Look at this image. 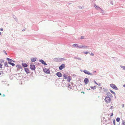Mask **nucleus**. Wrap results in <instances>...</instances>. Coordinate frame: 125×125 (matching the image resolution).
Segmentation results:
<instances>
[{
	"label": "nucleus",
	"instance_id": "nucleus-11",
	"mask_svg": "<svg viewBox=\"0 0 125 125\" xmlns=\"http://www.w3.org/2000/svg\"><path fill=\"white\" fill-rule=\"evenodd\" d=\"M71 77L70 76H68L67 78V81L69 82H70L71 80Z\"/></svg>",
	"mask_w": 125,
	"mask_h": 125
},
{
	"label": "nucleus",
	"instance_id": "nucleus-21",
	"mask_svg": "<svg viewBox=\"0 0 125 125\" xmlns=\"http://www.w3.org/2000/svg\"><path fill=\"white\" fill-rule=\"evenodd\" d=\"M4 65L6 66H7V67H8V63L7 62H5L4 63Z\"/></svg>",
	"mask_w": 125,
	"mask_h": 125
},
{
	"label": "nucleus",
	"instance_id": "nucleus-4",
	"mask_svg": "<svg viewBox=\"0 0 125 125\" xmlns=\"http://www.w3.org/2000/svg\"><path fill=\"white\" fill-rule=\"evenodd\" d=\"M30 68L32 70H34L35 69V66L34 65L31 64L30 65Z\"/></svg>",
	"mask_w": 125,
	"mask_h": 125
},
{
	"label": "nucleus",
	"instance_id": "nucleus-34",
	"mask_svg": "<svg viewBox=\"0 0 125 125\" xmlns=\"http://www.w3.org/2000/svg\"><path fill=\"white\" fill-rule=\"evenodd\" d=\"M4 52L6 55L7 54V53L5 51H4Z\"/></svg>",
	"mask_w": 125,
	"mask_h": 125
},
{
	"label": "nucleus",
	"instance_id": "nucleus-33",
	"mask_svg": "<svg viewBox=\"0 0 125 125\" xmlns=\"http://www.w3.org/2000/svg\"><path fill=\"white\" fill-rule=\"evenodd\" d=\"M84 38V37H83V36H82L81 37V39H83Z\"/></svg>",
	"mask_w": 125,
	"mask_h": 125
},
{
	"label": "nucleus",
	"instance_id": "nucleus-35",
	"mask_svg": "<svg viewBox=\"0 0 125 125\" xmlns=\"http://www.w3.org/2000/svg\"><path fill=\"white\" fill-rule=\"evenodd\" d=\"M113 113H112V114H111V115H110V116H112L113 115Z\"/></svg>",
	"mask_w": 125,
	"mask_h": 125
},
{
	"label": "nucleus",
	"instance_id": "nucleus-18",
	"mask_svg": "<svg viewBox=\"0 0 125 125\" xmlns=\"http://www.w3.org/2000/svg\"><path fill=\"white\" fill-rule=\"evenodd\" d=\"M96 86H94V87H92V86L91 87V89H96Z\"/></svg>",
	"mask_w": 125,
	"mask_h": 125
},
{
	"label": "nucleus",
	"instance_id": "nucleus-19",
	"mask_svg": "<svg viewBox=\"0 0 125 125\" xmlns=\"http://www.w3.org/2000/svg\"><path fill=\"white\" fill-rule=\"evenodd\" d=\"M120 120V119L119 118L117 117L116 119V121L117 122H119Z\"/></svg>",
	"mask_w": 125,
	"mask_h": 125
},
{
	"label": "nucleus",
	"instance_id": "nucleus-29",
	"mask_svg": "<svg viewBox=\"0 0 125 125\" xmlns=\"http://www.w3.org/2000/svg\"><path fill=\"white\" fill-rule=\"evenodd\" d=\"M90 55L91 56H94V54L93 53H91V54H90Z\"/></svg>",
	"mask_w": 125,
	"mask_h": 125
},
{
	"label": "nucleus",
	"instance_id": "nucleus-38",
	"mask_svg": "<svg viewBox=\"0 0 125 125\" xmlns=\"http://www.w3.org/2000/svg\"><path fill=\"white\" fill-rule=\"evenodd\" d=\"M0 35H1V32H0Z\"/></svg>",
	"mask_w": 125,
	"mask_h": 125
},
{
	"label": "nucleus",
	"instance_id": "nucleus-32",
	"mask_svg": "<svg viewBox=\"0 0 125 125\" xmlns=\"http://www.w3.org/2000/svg\"><path fill=\"white\" fill-rule=\"evenodd\" d=\"M3 29L2 28H1V29H0V31H3Z\"/></svg>",
	"mask_w": 125,
	"mask_h": 125
},
{
	"label": "nucleus",
	"instance_id": "nucleus-31",
	"mask_svg": "<svg viewBox=\"0 0 125 125\" xmlns=\"http://www.w3.org/2000/svg\"><path fill=\"white\" fill-rule=\"evenodd\" d=\"M94 83H95L96 84H97V83H96V82L95 81H94Z\"/></svg>",
	"mask_w": 125,
	"mask_h": 125
},
{
	"label": "nucleus",
	"instance_id": "nucleus-9",
	"mask_svg": "<svg viewBox=\"0 0 125 125\" xmlns=\"http://www.w3.org/2000/svg\"><path fill=\"white\" fill-rule=\"evenodd\" d=\"M94 7L96 9L98 10H102L100 7L97 6L96 4L94 5Z\"/></svg>",
	"mask_w": 125,
	"mask_h": 125
},
{
	"label": "nucleus",
	"instance_id": "nucleus-17",
	"mask_svg": "<svg viewBox=\"0 0 125 125\" xmlns=\"http://www.w3.org/2000/svg\"><path fill=\"white\" fill-rule=\"evenodd\" d=\"M73 46L75 47H78H78L79 46H78V45L76 44H74L73 45Z\"/></svg>",
	"mask_w": 125,
	"mask_h": 125
},
{
	"label": "nucleus",
	"instance_id": "nucleus-24",
	"mask_svg": "<svg viewBox=\"0 0 125 125\" xmlns=\"http://www.w3.org/2000/svg\"><path fill=\"white\" fill-rule=\"evenodd\" d=\"M113 122L114 125H115V120L114 119L113 120Z\"/></svg>",
	"mask_w": 125,
	"mask_h": 125
},
{
	"label": "nucleus",
	"instance_id": "nucleus-3",
	"mask_svg": "<svg viewBox=\"0 0 125 125\" xmlns=\"http://www.w3.org/2000/svg\"><path fill=\"white\" fill-rule=\"evenodd\" d=\"M110 86L113 89L115 90H117L118 89L116 86L114 84H111L110 85Z\"/></svg>",
	"mask_w": 125,
	"mask_h": 125
},
{
	"label": "nucleus",
	"instance_id": "nucleus-16",
	"mask_svg": "<svg viewBox=\"0 0 125 125\" xmlns=\"http://www.w3.org/2000/svg\"><path fill=\"white\" fill-rule=\"evenodd\" d=\"M22 65L24 67H27V64L25 63H22Z\"/></svg>",
	"mask_w": 125,
	"mask_h": 125
},
{
	"label": "nucleus",
	"instance_id": "nucleus-7",
	"mask_svg": "<svg viewBox=\"0 0 125 125\" xmlns=\"http://www.w3.org/2000/svg\"><path fill=\"white\" fill-rule=\"evenodd\" d=\"M84 82L85 83V84H88V83L89 82V80L87 78H85L84 80Z\"/></svg>",
	"mask_w": 125,
	"mask_h": 125
},
{
	"label": "nucleus",
	"instance_id": "nucleus-20",
	"mask_svg": "<svg viewBox=\"0 0 125 125\" xmlns=\"http://www.w3.org/2000/svg\"><path fill=\"white\" fill-rule=\"evenodd\" d=\"M63 77L64 78V79H67L68 77H67L65 74H64L63 75Z\"/></svg>",
	"mask_w": 125,
	"mask_h": 125
},
{
	"label": "nucleus",
	"instance_id": "nucleus-1",
	"mask_svg": "<svg viewBox=\"0 0 125 125\" xmlns=\"http://www.w3.org/2000/svg\"><path fill=\"white\" fill-rule=\"evenodd\" d=\"M105 102L107 104L110 103L111 101V99L109 96H106L104 99Z\"/></svg>",
	"mask_w": 125,
	"mask_h": 125
},
{
	"label": "nucleus",
	"instance_id": "nucleus-39",
	"mask_svg": "<svg viewBox=\"0 0 125 125\" xmlns=\"http://www.w3.org/2000/svg\"><path fill=\"white\" fill-rule=\"evenodd\" d=\"M1 73H0V75H1Z\"/></svg>",
	"mask_w": 125,
	"mask_h": 125
},
{
	"label": "nucleus",
	"instance_id": "nucleus-25",
	"mask_svg": "<svg viewBox=\"0 0 125 125\" xmlns=\"http://www.w3.org/2000/svg\"><path fill=\"white\" fill-rule=\"evenodd\" d=\"M122 125H125V123L124 122H123L122 123Z\"/></svg>",
	"mask_w": 125,
	"mask_h": 125
},
{
	"label": "nucleus",
	"instance_id": "nucleus-6",
	"mask_svg": "<svg viewBox=\"0 0 125 125\" xmlns=\"http://www.w3.org/2000/svg\"><path fill=\"white\" fill-rule=\"evenodd\" d=\"M65 67V64H62V65L59 67V68L60 70H62Z\"/></svg>",
	"mask_w": 125,
	"mask_h": 125
},
{
	"label": "nucleus",
	"instance_id": "nucleus-15",
	"mask_svg": "<svg viewBox=\"0 0 125 125\" xmlns=\"http://www.w3.org/2000/svg\"><path fill=\"white\" fill-rule=\"evenodd\" d=\"M87 47L86 46H81L78 47V48H87Z\"/></svg>",
	"mask_w": 125,
	"mask_h": 125
},
{
	"label": "nucleus",
	"instance_id": "nucleus-36",
	"mask_svg": "<svg viewBox=\"0 0 125 125\" xmlns=\"http://www.w3.org/2000/svg\"><path fill=\"white\" fill-rule=\"evenodd\" d=\"M81 93H83L84 94V92H82Z\"/></svg>",
	"mask_w": 125,
	"mask_h": 125
},
{
	"label": "nucleus",
	"instance_id": "nucleus-23",
	"mask_svg": "<svg viewBox=\"0 0 125 125\" xmlns=\"http://www.w3.org/2000/svg\"><path fill=\"white\" fill-rule=\"evenodd\" d=\"M121 68H122L124 70H125V67L124 66H122Z\"/></svg>",
	"mask_w": 125,
	"mask_h": 125
},
{
	"label": "nucleus",
	"instance_id": "nucleus-37",
	"mask_svg": "<svg viewBox=\"0 0 125 125\" xmlns=\"http://www.w3.org/2000/svg\"><path fill=\"white\" fill-rule=\"evenodd\" d=\"M124 87H125V85H124Z\"/></svg>",
	"mask_w": 125,
	"mask_h": 125
},
{
	"label": "nucleus",
	"instance_id": "nucleus-27",
	"mask_svg": "<svg viewBox=\"0 0 125 125\" xmlns=\"http://www.w3.org/2000/svg\"><path fill=\"white\" fill-rule=\"evenodd\" d=\"M97 85L99 86H100L101 85V83H97Z\"/></svg>",
	"mask_w": 125,
	"mask_h": 125
},
{
	"label": "nucleus",
	"instance_id": "nucleus-28",
	"mask_svg": "<svg viewBox=\"0 0 125 125\" xmlns=\"http://www.w3.org/2000/svg\"><path fill=\"white\" fill-rule=\"evenodd\" d=\"M2 65L1 64H0V68L1 69L2 68Z\"/></svg>",
	"mask_w": 125,
	"mask_h": 125
},
{
	"label": "nucleus",
	"instance_id": "nucleus-10",
	"mask_svg": "<svg viewBox=\"0 0 125 125\" xmlns=\"http://www.w3.org/2000/svg\"><path fill=\"white\" fill-rule=\"evenodd\" d=\"M56 75H57L58 77H61L62 76L61 73L60 72H57L56 73Z\"/></svg>",
	"mask_w": 125,
	"mask_h": 125
},
{
	"label": "nucleus",
	"instance_id": "nucleus-30",
	"mask_svg": "<svg viewBox=\"0 0 125 125\" xmlns=\"http://www.w3.org/2000/svg\"><path fill=\"white\" fill-rule=\"evenodd\" d=\"M94 83H95L96 84H97V83H96V82L95 81H94Z\"/></svg>",
	"mask_w": 125,
	"mask_h": 125
},
{
	"label": "nucleus",
	"instance_id": "nucleus-8",
	"mask_svg": "<svg viewBox=\"0 0 125 125\" xmlns=\"http://www.w3.org/2000/svg\"><path fill=\"white\" fill-rule=\"evenodd\" d=\"M26 73L27 74H28L29 73H30V71L29 69L28 68H25L24 69Z\"/></svg>",
	"mask_w": 125,
	"mask_h": 125
},
{
	"label": "nucleus",
	"instance_id": "nucleus-12",
	"mask_svg": "<svg viewBox=\"0 0 125 125\" xmlns=\"http://www.w3.org/2000/svg\"><path fill=\"white\" fill-rule=\"evenodd\" d=\"M39 61L41 62L42 64H44L45 65H47L45 62L42 60H40Z\"/></svg>",
	"mask_w": 125,
	"mask_h": 125
},
{
	"label": "nucleus",
	"instance_id": "nucleus-13",
	"mask_svg": "<svg viewBox=\"0 0 125 125\" xmlns=\"http://www.w3.org/2000/svg\"><path fill=\"white\" fill-rule=\"evenodd\" d=\"M83 72L86 74H87L89 75H90L91 74V73L89 72L88 71L86 70H84L83 71Z\"/></svg>",
	"mask_w": 125,
	"mask_h": 125
},
{
	"label": "nucleus",
	"instance_id": "nucleus-14",
	"mask_svg": "<svg viewBox=\"0 0 125 125\" xmlns=\"http://www.w3.org/2000/svg\"><path fill=\"white\" fill-rule=\"evenodd\" d=\"M31 60L32 62H34L36 61V59L35 58H31Z\"/></svg>",
	"mask_w": 125,
	"mask_h": 125
},
{
	"label": "nucleus",
	"instance_id": "nucleus-22",
	"mask_svg": "<svg viewBox=\"0 0 125 125\" xmlns=\"http://www.w3.org/2000/svg\"><path fill=\"white\" fill-rule=\"evenodd\" d=\"M110 91L111 92V93H112V94H113L115 95V93L113 91H112L111 90H110Z\"/></svg>",
	"mask_w": 125,
	"mask_h": 125
},
{
	"label": "nucleus",
	"instance_id": "nucleus-26",
	"mask_svg": "<svg viewBox=\"0 0 125 125\" xmlns=\"http://www.w3.org/2000/svg\"><path fill=\"white\" fill-rule=\"evenodd\" d=\"M83 52L85 54H87L88 53V52Z\"/></svg>",
	"mask_w": 125,
	"mask_h": 125
},
{
	"label": "nucleus",
	"instance_id": "nucleus-5",
	"mask_svg": "<svg viewBox=\"0 0 125 125\" xmlns=\"http://www.w3.org/2000/svg\"><path fill=\"white\" fill-rule=\"evenodd\" d=\"M43 71L44 72L46 73H50V70L48 69H47L46 68H44L43 69Z\"/></svg>",
	"mask_w": 125,
	"mask_h": 125
},
{
	"label": "nucleus",
	"instance_id": "nucleus-2",
	"mask_svg": "<svg viewBox=\"0 0 125 125\" xmlns=\"http://www.w3.org/2000/svg\"><path fill=\"white\" fill-rule=\"evenodd\" d=\"M7 60L9 61L8 63L9 64L11 65L12 66H14L15 65L14 63H11L12 62H14V61H13L12 60L8 58H7Z\"/></svg>",
	"mask_w": 125,
	"mask_h": 125
}]
</instances>
